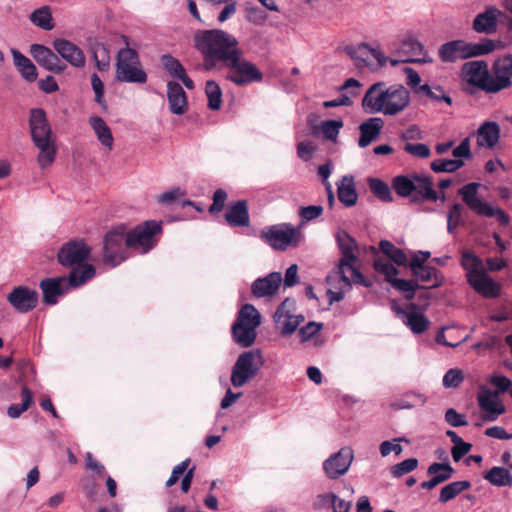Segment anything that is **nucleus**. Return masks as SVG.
I'll return each instance as SVG.
<instances>
[{
  "instance_id": "34",
  "label": "nucleus",
  "mask_w": 512,
  "mask_h": 512,
  "mask_svg": "<svg viewBox=\"0 0 512 512\" xmlns=\"http://www.w3.org/2000/svg\"><path fill=\"white\" fill-rule=\"evenodd\" d=\"M349 276V286H346L344 279L339 277H332V271L327 276V282L330 284L335 290L329 289L327 294L329 296L330 304L334 302H339L344 299V295L346 291H349L352 288V277L351 274Z\"/></svg>"
},
{
  "instance_id": "10",
  "label": "nucleus",
  "mask_w": 512,
  "mask_h": 512,
  "mask_svg": "<svg viewBox=\"0 0 512 512\" xmlns=\"http://www.w3.org/2000/svg\"><path fill=\"white\" fill-rule=\"evenodd\" d=\"M462 77L467 82L468 87L464 91L473 95L476 89H480L488 94H495L493 78L485 61L466 62L461 69Z\"/></svg>"
},
{
  "instance_id": "3",
  "label": "nucleus",
  "mask_w": 512,
  "mask_h": 512,
  "mask_svg": "<svg viewBox=\"0 0 512 512\" xmlns=\"http://www.w3.org/2000/svg\"><path fill=\"white\" fill-rule=\"evenodd\" d=\"M29 126L32 140L40 150L38 163L42 168L48 167L55 160L56 148L52 139L51 127L42 108L30 110Z\"/></svg>"
},
{
  "instance_id": "19",
  "label": "nucleus",
  "mask_w": 512,
  "mask_h": 512,
  "mask_svg": "<svg viewBox=\"0 0 512 512\" xmlns=\"http://www.w3.org/2000/svg\"><path fill=\"white\" fill-rule=\"evenodd\" d=\"M491 77L496 93L512 86V54L498 57L493 62Z\"/></svg>"
},
{
  "instance_id": "40",
  "label": "nucleus",
  "mask_w": 512,
  "mask_h": 512,
  "mask_svg": "<svg viewBox=\"0 0 512 512\" xmlns=\"http://www.w3.org/2000/svg\"><path fill=\"white\" fill-rule=\"evenodd\" d=\"M471 488V482L468 480L454 481L444 486L439 495L440 503H447L457 497L460 493Z\"/></svg>"
},
{
  "instance_id": "57",
  "label": "nucleus",
  "mask_w": 512,
  "mask_h": 512,
  "mask_svg": "<svg viewBox=\"0 0 512 512\" xmlns=\"http://www.w3.org/2000/svg\"><path fill=\"white\" fill-rule=\"evenodd\" d=\"M91 85H92V89L95 93V101L99 105H101V107L104 110H106L107 104L104 99V84H103L102 80L100 79V77L96 73H93L91 75Z\"/></svg>"
},
{
  "instance_id": "62",
  "label": "nucleus",
  "mask_w": 512,
  "mask_h": 512,
  "mask_svg": "<svg viewBox=\"0 0 512 512\" xmlns=\"http://www.w3.org/2000/svg\"><path fill=\"white\" fill-rule=\"evenodd\" d=\"M315 150L316 146L312 141H301L297 145V155L304 161L310 160Z\"/></svg>"
},
{
  "instance_id": "21",
  "label": "nucleus",
  "mask_w": 512,
  "mask_h": 512,
  "mask_svg": "<svg viewBox=\"0 0 512 512\" xmlns=\"http://www.w3.org/2000/svg\"><path fill=\"white\" fill-rule=\"evenodd\" d=\"M254 351L243 352L236 360L231 375V383L234 387H240L253 375Z\"/></svg>"
},
{
  "instance_id": "6",
  "label": "nucleus",
  "mask_w": 512,
  "mask_h": 512,
  "mask_svg": "<svg viewBox=\"0 0 512 512\" xmlns=\"http://www.w3.org/2000/svg\"><path fill=\"white\" fill-rule=\"evenodd\" d=\"M127 47L121 48L116 57L115 78L119 82L144 84L147 81V73L141 66L138 52L128 47V37L122 36Z\"/></svg>"
},
{
  "instance_id": "37",
  "label": "nucleus",
  "mask_w": 512,
  "mask_h": 512,
  "mask_svg": "<svg viewBox=\"0 0 512 512\" xmlns=\"http://www.w3.org/2000/svg\"><path fill=\"white\" fill-rule=\"evenodd\" d=\"M282 282L280 272H272L266 277L258 278V297L274 295Z\"/></svg>"
},
{
  "instance_id": "44",
  "label": "nucleus",
  "mask_w": 512,
  "mask_h": 512,
  "mask_svg": "<svg viewBox=\"0 0 512 512\" xmlns=\"http://www.w3.org/2000/svg\"><path fill=\"white\" fill-rule=\"evenodd\" d=\"M484 478L492 485L498 487L510 486L512 484L511 473L503 467H493L484 474Z\"/></svg>"
},
{
  "instance_id": "33",
  "label": "nucleus",
  "mask_w": 512,
  "mask_h": 512,
  "mask_svg": "<svg viewBox=\"0 0 512 512\" xmlns=\"http://www.w3.org/2000/svg\"><path fill=\"white\" fill-rule=\"evenodd\" d=\"M409 310L406 314V319L404 320L405 325H407L414 334H422L429 327V320L423 313L417 312V305L411 303L409 305Z\"/></svg>"
},
{
  "instance_id": "18",
  "label": "nucleus",
  "mask_w": 512,
  "mask_h": 512,
  "mask_svg": "<svg viewBox=\"0 0 512 512\" xmlns=\"http://www.w3.org/2000/svg\"><path fill=\"white\" fill-rule=\"evenodd\" d=\"M30 54L34 60L45 70L55 74L63 73L67 66L50 48L42 44H32L30 46Z\"/></svg>"
},
{
  "instance_id": "28",
  "label": "nucleus",
  "mask_w": 512,
  "mask_h": 512,
  "mask_svg": "<svg viewBox=\"0 0 512 512\" xmlns=\"http://www.w3.org/2000/svg\"><path fill=\"white\" fill-rule=\"evenodd\" d=\"M384 126V120L380 117L369 118L362 122L359 126L360 138L358 145L361 148H365L375 141Z\"/></svg>"
},
{
  "instance_id": "9",
  "label": "nucleus",
  "mask_w": 512,
  "mask_h": 512,
  "mask_svg": "<svg viewBox=\"0 0 512 512\" xmlns=\"http://www.w3.org/2000/svg\"><path fill=\"white\" fill-rule=\"evenodd\" d=\"M162 233V222L147 220L126 232V247L139 250L142 254L153 249Z\"/></svg>"
},
{
  "instance_id": "36",
  "label": "nucleus",
  "mask_w": 512,
  "mask_h": 512,
  "mask_svg": "<svg viewBox=\"0 0 512 512\" xmlns=\"http://www.w3.org/2000/svg\"><path fill=\"white\" fill-rule=\"evenodd\" d=\"M89 123L97 135L100 143L111 150L113 147L114 138L111 129L106 124V122L99 116H93L89 119Z\"/></svg>"
},
{
  "instance_id": "32",
  "label": "nucleus",
  "mask_w": 512,
  "mask_h": 512,
  "mask_svg": "<svg viewBox=\"0 0 512 512\" xmlns=\"http://www.w3.org/2000/svg\"><path fill=\"white\" fill-rule=\"evenodd\" d=\"M11 53L14 65L22 78L29 83L34 82L37 79L38 73L33 62L17 49H12Z\"/></svg>"
},
{
  "instance_id": "4",
  "label": "nucleus",
  "mask_w": 512,
  "mask_h": 512,
  "mask_svg": "<svg viewBox=\"0 0 512 512\" xmlns=\"http://www.w3.org/2000/svg\"><path fill=\"white\" fill-rule=\"evenodd\" d=\"M96 274L93 265H86L83 269H72L68 277L45 278L40 282L43 293V302L47 305H55L58 297L65 294L69 288H77L92 279Z\"/></svg>"
},
{
  "instance_id": "26",
  "label": "nucleus",
  "mask_w": 512,
  "mask_h": 512,
  "mask_svg": "<svg viewBox=\"0 0 512 512\" xmlns=\"http://www.w3.org/2000/svg\"><path fill=\"white\" fill-rule=\"evenodd\" d=\"M479 407L487 412L485 417L488 421H495L499 415L505 412V406L498 399V392L485 390L478 395Z\"/></svg>"
},
{
  "instance_id": "42",
  "label": "nucleus",
  "mask_w": 512,
  "mask_h": 512,
  "mask_svg": "<svg viewBox=\"0 0 512 512\" xmlns=\"http://www.w3.org/2000/svg\"><path fill=\"white\" fill-rule=\"evenodd\" d=\"M21 399V404H12L8 407L7 414L9 417L19 418L33 404V393L27 386H23L21 389Z\"/></svg>"
},
{
  "instance_id": "2",
  "label": "nucleus",
  "mask_w": 512,
  "mask_h": 512,
  "mask_svg": "<svg viewBox=\"0 0 512 512\" xmlns=\"http://www.w3.org/2000/svg\"><path fill=\"white\" fill-rule=\"evenodd\" d=\"M410 102V93L402 85L386 87L384 82L374 83L362 99V107L367 113H382L395 116L404 111Z\"/></svg>"
},
{
  "instance_id": "24",
  "label": "nucleus",
  "mask_w": 512,
  "mask_h": 512,
  "mask_svg": "<svg viewBox=\"0 0 512 512\" xmlns=\"http://www.w3.org/2000/svg\"><path fill=\"white\" fill-rule=\"evenodd\" d=\"M414 186L416 187L413 195H411V202L420 204L424 201H436L438 194L433 188V180L430 176L423 174H413Z\"/></svg>"
},
{
  "instance_id": "64",
  "label": "nucleus",
  "mask_w": 512,
  "mask_h": 512,
  "mask_svg": "<svg viewBox=\"0 0 512 512\" xmlns=\"http://www.w3.org/2000/svg\"><path fill=\"white\" fill-rule=\"evenodd\" d=\"M335 499L336 495L333 493L319 494L315 498L312 507L314 510L329 508L332 506V503L335 501Z\"/></svg>"
},
{
  "instance_id": "54",
  "label": "nucleus",
  "mask_w": 512,
  "mask_h": 512,
  "mask_svg": "<svg viewBox=\"0 0 512 512\" xmlns=\"http://www.w3.org/2000/svg\"><path fill=\"white\" fill-rule=\"evenodd\" d=\"M463 209V205L460 203H455L450 208L447 216V231L449 233H453L459 225H464Z\"/></svg>"
},
{
  "instance_id": "29",
  "label": "nucleus",
  "mask_w": 512,
  "mask_h": 512,
  "mask_svg": "<svg viewBox=\"0 0 512 512\" xmlns=\"http://www.w3.org/2000/svg\"><path fill=\"white\" fill-rule=\"evenodd\" d=\"M468 283L485 298H496L500 294V285L489 277L486 271L473 279H469Z\"/></svg>"
},
{
  "instance_id": "47",
  "label": "nucleus",
  "mask_w": 512,
  "mask_h": 512,
  "mask_svg": "<svg viewBox=\"0 0 512 512\" xmlns=\"http://www.w3.org/2000/svg\"><path fill=\"white\" fill-rule=\"evenodd\" d=\"M418 277L422 282H431L432 284L428 288L439 287L443 282V276L441 273L432 266H425L416 269V273H412Z\"/></svg>"
},
{
  "instance_id": "45",
  "label": "nucleus",
  "mask_w": 512,
  "mask_h": 512,
  "mask_svg": "<svg viewBox=\"0 0 512 512\" xmlns=\"http://www.w3.org/2000/svg\"><path fill=\"white\" fill-rule=\"evenodd\" d=\"M379 248L382 253L389 258V261H392L399 266L406 264L407 256L405 252L402 249L397 248L390 241L381 240L379 243Z\"/></svg>"
},
{
  "instance_id": "1",
  "label": "nucleus",
  "mask_w": 512,
  "mask_h": 512,
  "mask_svg": "<svg viewBox=\"0 0 512 512\" xmlns=\"http://www.w3.org/2000/svg\"><path fill=\"white\" fill-rule=\"evenodd\" d=\"M195 48L202 54L206 70L223 65L239 49L238 40L220 29L204 30L194 37Z\"/></svg>"
},
{
  "instance_id": "43",
  "label": "nucleus",
  "mask_w": 512,
  "mask_h": 512,
  "mask_svg": "<svg viewBox=\"0 0 512 512\" xmlns=\"http://www.w3.org/2000/svg\"><path fill=\"white\" fill-rule=\"evenodd\" d=\"M29 18L34 25L44 30L49 31L54 28L51 9L49 6H42L41 8L34 10Z\"/></svg>"
},
{
  "instance_id": "41",
  "label": "nucleus",
  "mask_w": 512,
  "mask_h": 512,
  "mask_svg": "<svg viewBox=\"0 0 512 512\" xmlns=\"http://www.w3.org/2000/svg\"><path fill=\"white\" fill-rule=\"evenodd\" d=\"M454 472V468L448 462H434L427 469V474L432 476L436 486L449 480Z\"/></svg>"
},
{
  "instance_id": "55",
  "label": "nucleus",
  "mask_w": 512,
  "mask_h": 512,
  "mask_svg": "<svg viewBox=\"0 0 512 512\" xmlns=\"http://www.w3.org/2000/svg\"><path fill=\"white\" fill-rule=\"evenodd\" d=\"M418 467L416 458H409L391 467V474L395 478H399L407 473L414 471Z\"/></svg>"
},
{
  "instance_id": "15",
  "label": "nucleus",
  "mask_w": 512,
  "mask_h": 512,
  "mask_svg": "<svg viewBox=\"0 0 512 512\" xmlns=\"http://www.w3.org/2000/svg\"><path fill=\"white\" fill-rule=\"evenodd\" d=\"M91 253V247L83 240H70L64 243L57 252L59 264L66 268L83 269L90 265L86 261Z\"/></svg>"
},
{
  "instance_id": "59",
  "label": "nucleus",
  "mask_w": 512,
  "mask_h": 512,
  "mask_svg": "<svg viewBox=\"0 0 512 512\" xmlns=\"http://www.w3.org/2000/svg\"><path fill=\"white\" fill-rule=\"evenodd\" d=\"M463 374L459 369L448 370L443 377V386L446 388H456L463 382Z\"/></svg>"
},
{
  "instance_id": "53",
  "label": "nucleus",
  "mask_w": 512,
  "mask_h": 512,
  "mask_svg": "<svg viewBox=\"0 0 512 512\" xmlns=\"http://www.w3.org/2000/svg\"><path fill=\"white\" fill-rule=\"evenodd\" d=\"M373 267L375 271L385 276V280L388 283H391V281L399 272L398 269L391 263V261L381 257H378L374 260Z\"/></svg>"
},
{
  "instance_id": "13",
  "label": "nucleus",
  "mask_w": 512,
  "mask_h": 512,
  "mask_svg": "<svg viewBox=\"0 0 512 512\" xmlns=\"http://www.w3.org/2000/svg\"><path fill=\"white\" fill-rule=\"evenodd\" d=\"M261 238L272 248L285 251L289 247L299 246L301 234L292 225L284 223L264 228Z\"/></svg>"
},
{
  "instance_id": "31",
  "label": "nucleus",
  "mask_w": 512,
  "mask_h": 512,
  "mask_svg": "<svg viewBox=\"0 0 512 512\" xmlns=\"http://www.w3.org/2000/svg\"><path fill=\"white\" fill-rule=\"evenodd\" d=\"M337 196L339 201L346 207L356 205L358 194L355 187L354 177L345 175L339 183H337Z\"/></svg>"
},
{
  "instance_id": "58",
  "label": "nucleus",
  "mask_w": 512,
  "mask_h": 512,
  "mask_svg": "<svg viewBox=\"0 0 512 512\" xmlns=\"http://www.w3.org/2000/svg\"><path fill=\"white\" fill-rule=\"evenodd\" d=\"M403 149L406 153L420 159H426L431 155L430 148L423 143H406Z\"/></svg>"
},
{
  "instance_id": "48",
  "label": "nucleus",
  "mask_w": 512,
  "mask_h": 512,
  "mask_svg": "<svg viewBox=\"0 0 512 512\" xmlns=\"http://www.w3.org/2000/svg\"><path fill=\"white\" fill-rule=\"evenodd\" d=\"M205 93L208 98V108L219 110L222 104V90L214 80H208L205 85Z\"/></svg>"
},
{
  "instance_id": "35",
  "label": "nucleus",
  "mask_w": 512,
  "mask_h": 512,
  "mask_svg": "<svg viewBox=\"0 0 512 512\" xmlns=\"http://www.w3.org/2000/svg\"><path fill=\"white\" fill-rule=\"evenodd\" d=\"M461 266L466 271L467 281L485 272L482 260L471 251L462 253Z\"/></svg>"
},
{
  "instance_id": "56",
  "label": "nucleus",
  "mask_w": 512,
  "mask_h": 512,
  "mask_svg": "<svg viewBox=\"0 0 512 512\" xmlns=\"http://www.w3.org/2000/svg\"><path fill=\"white\" fill-rule=\"evenodd\" d=\"M227 198H228V195L224 189H222V188L216 189L214 191L213 197H212L213 203L208 208L209 213L211 215L220 213L225 207Z\"/></svg>"
},
{
  "instance_id": "52",
  "label": "nucleus",
  "mask_w": 512,
  "mask_h": 512,
  "mask_svg": "<svg viewBox=\"0 0 512 512\" xmlns=\"http://www.w3.org/2000/svg\"><path fill=\"white\" fill-rule=\"evenodd\" d=\"M164 70L173 78H179L186 70L181 62L170 54L161 56Z\"/></svg>"
},
{
  "instance_id": "7",
  "label": "nucleus",
  "mask_w": 512,
  "mask_h": 512,
  "mask_svg": "<svg viewBox=\"0 0 512 512\" xmlns=\"http://www.w3.org/2000/svg\"><path fill=\"white\" fill-rule=\"evenodd\" d=\"M495 43L491 39H484L480 43H467L464 40H453L439 47L438 55L441 61L453 63L458 60L481 56L492 52Z\"/></svg>"
},
{
  "instance_id": "60",
  "label": "nucleus",
  "mask_w": 512,
  "mask_h": 512,
  "mask_svg": "<svg viewBox=\"0 0 512 512\" xmlns=\"http://www.w3.org/2000/svg\"><path fill=\"white\" fill-rule=\"evenodd\" d=\"M322 329V324L310 321L299 329V336L302 342H306L314 337Z\"/></svg>"
},
{
  "instance_id": "63",
  "label": "nucleus",
  "mask_w": 512,
  "mask_h": 512,
  "mask_svg": "<svg viewBox=\"0 0 512 512\" xmlns=\"http://www.w3.org/2000/svg\"><path fill=\"white\" fill-rule=\"evenodd\" d=\"M445 420L452 427H461L468 424L464 415L458 413L455 409L450 408L445 413Z\"/></svg>"
},
{
  "instance_id": "14",
  "label": "nucleus",
  "mask_w": 512,
  "mask_h": 512,
  "mask_svg": "<svg viewBox=\"0 0 512 512\" xmlns=\"http://www.w3.org/2000/svg\"><path fill=\"white\" fill-rule=\"evenodd\" d=\"M222 67L228 69L226 79L238 86H244L256 81V65L246 60L240 48Z\"/></svg>"
},
{
  "instance_id": "23",
  "label": "nucleus",
  "mask_w": 512,
  "mask_h": 512,
  "mask_svg": "<svg viewBox=\"0 0 512 512\" xmlns=\"http://www.w3.org/2000/svg\"><path fill=\"white\" fill-rule=\"evenodd\" d=\"M224 219L228 226L247 227L250 224L248 204L246 200H237L230 203L225 210Z\"/></svg>"
},
{
  "instance_id": "25",
  "label": "nucleus",
  "mask_w": 512,
  "mask_h": 512,
  "mask_svg": "<svg viewBox=\"0 0 512 512\" xmlns=\"http://www.w3.org/2000/svg\"><path fill=\"white\" fill-rule=\"evenodd\" d=\"M504 13L495 7H489L473 20V29L478 33L492 34L497 30L498 20Z\"/></svg>"
},
{
  "instance_id": "11",
  "label": "nucleus",
  "mask_w": 512,
  "mask_h": 512,
  "mask_svg": "<svg viewBox=\"0 0 512 512\" xmlns=\"http://www.w3.org/2000/svg\"><path fill=\"white\" fill-rule=\"evenodd\" d=\"M233 340L242 347H250L256 339V308L245 304L232 325Z\"/></svg>"
},
{
  "instance_id": "49",
  "label": "nucleus",
  "mask_w": 512,
  "mask_h": 512,
  "mask_svg": "<svg viewBox=\"0 0 512 512\" xmlns=\"http://www.w3.org/2000/svg\"><path fill=\"white\" fill-rule=\"evenodd\" d=\"M392 187L399 196L411 198V195H413L416 188L414 186L413 174L411 175V178L404 175L396 176L393 179Z\"/></svg>"
},
{
  "instance_id": "5",
  "label": "nucleus",
  "mask_w": 512,
  "mask_h": 512,
  "mask_svg": "<svg viewBox=\"0 0 512 512\" xmlns=\"http://www.w3.org/2000/svg\"><path fill=\"white\" fill-rule=\"evenodd\" d=\"M338 243L342 257L340 258L337 267L332 271V277L341 276L344 279L346 286H349V273L351 274L354 284L370 287L372 283L366 280L364 275L356 267L358 256L355 254L357 245L354 239L348 234H345L344 238H338Z\"/></svg>"
},
{
  "instance_id": "12",
  "label": "nucleus",
  "mask_w": 512,
  "mask_h": 512,
  "mask_svg": "<svg viewBox=\"0 0 512 512\" xmlns=\"http://www.w3.org/2000/svg\"><path fill=\"white\" fill-rule=\"evenodd\" d=\"M126 227L124 225L109 231L103 240V262L115 267L128 258Z\"/></svg>"
},
{
  "instance_id": "16",
  "label": "nucleus",
  "mask_w": 512,
  "mask_h": 512,
  "mask_svg": "<svg viewBox=\"0 0 512 512\" xmlns=\"http://www.w3.org/2000/svg\"><path fill=\"white\" fill-rule=\"evenodd\" d=\"M39 294L27 286H16L7 295V301L19 313H28L38 304Z\"/></svg>"
},
{
  "instance_id": "39",
  "label": "nucleus",
  "mask_w": 512,
  "mask_h": 512,
  "mask_svg": "<svg viewBox=\"0 0 512 512\" xmlns=\"http://www.w3.org/2000/svg\"><path fill=\"white\" fill-rule=\"evenodd\" d=\"M90 52L97 69L101 72L107 71L110 67V55L107 47L101 42L94 41L90 44Z\"/></svg>"
},
{
  "instance_id": "8",
  "label": "nucleus",
  "mask_w": 512,
  "mask_h": 512,
  "mask_svg": "<svg viewBox=\"0 0 512 512\" xmlns=\"http://www.w3.org/2000/svg\"><path fill=\"white\" fill-rule=\"evenodd\" d=\"M479 187L480 183L471 182L461 187L458 194L461 196L462 201L467 205V207L477 215L489 218L496 217L500 225L507 226L510 223L509 215L501 208H494L482 200L478 196Z\"/></svg>"
},
{
  "instance_id": "22",
  "label": "nucleus",
  "mask_w": 512,
  "mask_h": 512,
  "mask_svg": "<svg viewBox=\"0 0 512 512\" xmlns=\"http://www.w3.org/2000/svg\"><path fill=\"white\" fill-rule=\"evenodd\" d=\"M345 52L354 61L355 66L359 68L367 65V59L370 56L376 59L380 66H384L387 63V58L379 49L371 48L366 43H361L357 47L347 46Z\"/></svg>"
},
{
  "instance_id": "38",
  "label": "nucleus",
  "mask_w": 512,
  "mask_h": 512,
  "mask_svg": "<svg viewBox=\"0 0 512 512\" xmlns=\"http://www.w3.org/2000/svg\"><path fill=\"white\" fill-rule=\"evenodd\" d=\"M277 329L282 336L292 335L304 321L303 315H283L281 318L273 316Z\"/></svg>"
},
{
  "instance_id": "20",
  "label": "nucleus",
  "mask_w": 512,
  "mask_h": 512,
  "mask_svg": "<svg viewBox=\"0 0 512 512\" xmlns=\"http://www.w3.org/2000/svg\"><path fill=\"white\" fill-rule=\"evenodd\" d=\"M54 50L65 61L75 68H83L86 63L84 52L76 44L63 38H57L53 41Z\"/></svg>"
},
{
  "instance_id": "17",
  "label": "nucleus",
  "mask_w": 512,
  "mask_h": 512,
  "mask_svg": "<svg viewBox=\"0 0 512 512\" xmlns=\"http://www.w3.org/2000/svg\"><path fill=\"white\" fill-rule=\"evenodd\" d=\"M352 461L353 450L343 447L324 461L323 469L328 478L337 479L349 470Z\"/></svg>"
},
{
  "instance_id": "51",
  "label": "nucleus",
  "mask_w": 512,
  "mask_h": 512,
  "mask_svg": "<svg viewBox=\"0 0 512 512\" xmlns=\"http://www.w3.org/2000/svg\"><path fill=\"white\" fill-rule=\"evenodd\" d=\"M463 166L464 161L461 159H436L430 164V168L436 173H453Z\"/></svg>"
},
{
  "instance_id": "50",
  "label": "nucleus",
  "mask_w": 512,
  "mask_h": 512,
  "mask_svg": "<svg viewBox=\"0 0 512 512\" xmlns=\"http://www.w3.org/2000/svg\"><path fill=\"white\" fill-rule=\"evenodd\" d=\"M368 184L375 197L384 202L393 201L392 193L387 183L378 178H370Z\"/></svg>"
},
{
  "instance_id": "27",
  "label": "nucleus",
  "mask_w": 512,
  "mask_h": 512,
  "mask_svg": "<svg viewBox=\"0 0 512 512\" xmlns=\"http://www.w3.org/2000/svg\"><path fill=\"white\" fill-rule=\"evenodd\" d=\"M169 109L173 114L183 115L187 110V96L182 86L175 81L167 83Z\"/></svg>"
},
{
  "instance_id": "46",
  "label": "nucleus",
  "mask_w": 512,
  "mask_h": 512,
  "mask_svg": "<svg viewBox=\"0 0 512 512\" xmlns=\"http://www.w3.org/2000/svg\"><path fill=\"white\" fill-rule=\"evenodd\" d=\"M342 127V120H326L321 122L320 126L314 125L311 128L314 134H316L317 131L320 130L325 139L335 141Z\"/></svg>"
},
{
  "instance_id": "30",
  "label": "nucleus",
  "mask_w": 512,
  "mask_h": 512,
  "mask_svg": "<svg viewBox=\"0 0 512 512\" xmlns=\"http://www.w3.org/2000/svg\"><path fill=\"white\" fill-rule=\"evenodd\" d=\"M500 139V126L494 121L484 122L477 130V145L493 148Z\"/></svg>"
},
{
  "instance_id": "61",
  "label": "nucleus",
  "mask_w": 512,
  "mask_h": 512,
  "mask_svg": "<svg viewBox=\"0 0 512 512\" xmlns=\"http://www.w3.org/2000/svg\"><path fill=\"white\" fill-rule=\"evenodd\" d=\"M323 213L321 205L303 206L299 210V216L305 221H312L320 217Z\"/></svg>"
}]
</instances>
